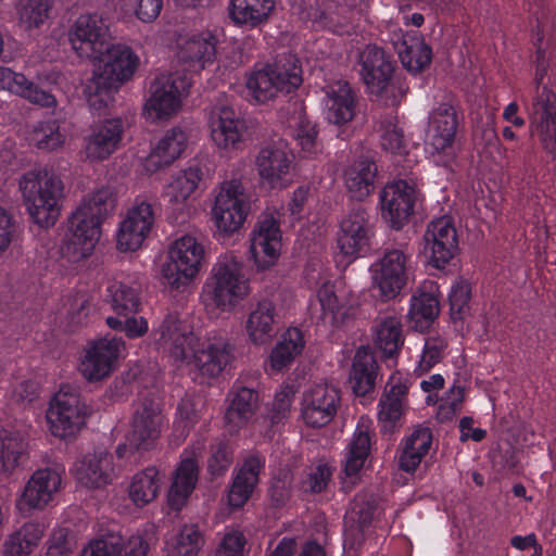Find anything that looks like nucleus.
<instances>
[{"mask_svg": "<svg viewBox=\"0 0 556 556\" xmlns=\"http://www.w3.org/2000/svg\"><path fill=\"white\" fill-rule=\"evenodd\" d=\"M90 59L98 61V64L84 93L90 109L100 111L113 100V93L119 86L132 77L139 58L128 46L114 45L109 39L105 49L94 53Z\"/></svg>", "mask_w": 556, "mask_h": 556, "instance_id": "f257e3e1", "label": "nucleus"}, {"mask_svg": "<svg viewBox=\"0 0 556 556\" xmlns=\"http://www.w3.org/2000/svg\"><path fill=\"white\" fill-rule=\"evenodd\" d=\"M355 70L367 92L387 106L400 104L408 91L406 77L382 48L368 45L357 53Z\"/></svg>", "mask_w": 556, "mask_h": 556, "instance_id": "f03ea898", "label": "nucleus"}, {"mask_svg": "<svg viewBox=\"0 0 556 556\" xmlns=\"http://www.w3.org/2000/svg\"><path fill=\"white\" fill-rule=\"evenodd\" d=\"M20 189L33 220L40 227L54 225L64 189L60 177L48 169L30 170L22 177Z\"/></svg>", "mask_w": 556, "mask_h": 556, "instance_id": "7ed1b4c3", "label": "nucleus"}, {"mask_svg": "<svg viewBox=\"0 0 556 556\" xmlns=\"http://www.w3.org/2000/svg\"><path fill=\"white\" fill-rule=\"evenodd\" d=\"M303 71L299 58L290 51L277 54L274 62L255 70L247 80L252 97L260 103L274 99L279 92L290 93L302 81Z\"/></svg>", "mask_w": 556, "mask_h": 556, "instance_id": "20e7f679", "label": "nucleus"}, {"mask_svg": "<svg viewBox=\"0 0 556 556\" xmlns=\"http://www.w3.org/2000/svg\"><path fill=\"white\" fill-rule=\"evenodd\" d=\"M542 51L538 50V66L534 77L536 94L529 111L530 131L538 137L544 151L556 157V93L546 86L540 91V85L545 76L546 68L540 63Z\"/></svg>", "mask_w": 556, "mask_h": 556, "instance_id": "39448f33", "label": "nucleus"}, {"mask_svg": "<svg viewBox=\"0 0 556 556\" xmlns=\"http://www.w3.org/2000/svg\"><path fill=\"white\" fill-rule=\"evenodd\" d=\"M205 287L218 308L230 311L249 293V282L242 273V263L233 255L220 256L213 266Z\"/></svg>", "mask_w": 556, "mask_h": 556, "instance_id": "423d86ee", "label": "nucleus"}, {"mask_svg": "<svg viewBox=\"0 0 556 556\" xmlns=\"http://www.w3.org/2000/svg\"><path fill=\"white\" fill-rule=\"evenodd\" d=\"M463 119V114L452 96H445L444 100L433 108L429 115V138L433 154L442 156L434 160L438 165L450 166L455 157L454 142Z\"/></svg>", "mask_w": 556, "mask_h": 556, "instance_id": "0eeeda50", "label": "nucleus"}, {"mask_svg": "<svg viewBox=\"0 0 556 556\" xmlns=\"http://www.w3.org/2000/svg\"><path fill=\"white\" fill-rule=\"evenodd\" d=\"M375 225L369 211L361 203H354L343 215L337 233V247L348 257L365 255L371 247Z\"/></svg>", "mask_w": 556, "mask_h": 556, "instance_id": "6e6552de", "label": "nucleus"}, {"mask_svg": "<svg viewBox=\"0 0 556 556\" xmlns=\"http://www.w3.org/2000/svg\"><path fill=\"white\" fill-rule=\"evenodd\" d=\"M203 258V245L192 236H182L169 247L168 262L162 268L163 276L172 287L178 289L195 277Z\"/></svg>", "mask_w": 556, "mask_h": 556, "instance_id": "1a4fd4ad", "label": "nucleus"}, {"mask_svg": "<svg viewBox=\"0 0 556 556\" xmlns=\"http://www.w3.org/2000/svg\"><path fill=\"white\" fill-rule=\"evenodd\" d=\"M250 211V202L239 180L225 181L215 198L212 217L218 231L231 235L238 231Z\"/></svg>", "mask_w": 556, "mask_h": 556, "instance_id": "9d476101", "label": "nucleus"}, {"mask_svg": "<svg viewBox=\"0 0 556 556\" xmlns=\"http://www.w3.org/2000/svg\"><path fill=\"white\" fill-rule=\"evenodd\" d=\"M459 251L456 228L447 216L430 222L424 233L422 253L427 264L435 269H446Z\"/></svg>", "mask_w": 556, "mask_h": 556, "instance_id": "9b49d317", "label": "nucleus"}, {"mask_svg": "<svg viewBox=\"0 0 556 556\" xmlns=\"http://www.w3.org/2000/svg\"><path fill=\"white\" fill-rule=\"evenodd\" d=\"M90 408L75 392H58L47 412L51 432L55 437L66 438L76 434L86 422Z\"/></svg>", "mask_w": 556, "mask_h": 556, "instance_id": "f8f14e48", "label": "nucleus"}, {"mask_svg": "<svg viewBox=\"0 0 556 556\" xmlns=\"http://www.w3.org/2000/svg\"><path fill=\"white\" fill-rule=\"evenodd\" d=\"M409 258V254L403 249H386L371 265L372 280L386 300L394 299L406 286Z\"/></svg>", "mask_w": 556, "mask_h": 556, "instance_id": "ddd939ff", "label": "nucleus"}, {"mask_svg": "<svg viewBox=\"0 0 556 556\" xmlns=\"http://www.w3.org/2000/svg\"><path fill=\"white\" fill-rule=\"evenodd\" d=\"M419 191L407 180L388 184L380 192L381 216L394 230L402 229L415 213Z\"/></svg>", "mask_w": 556, "mask_h": 556, "instance_id": "4468645a", "label": "nucleus"}, {"mask_svg": "<svg viewBox=\"0 0 556 556\" xmlns=\"http://www.w3.org/2000/svg\"><path fill=\"white\" fill-rule=\"evenodd\" d=\"M160 402L150 395L139 399L135 408L127 442L134 450H149L160 438L163 427Z\"/></svg>", "mask_w": 556, "mask_h": 556, "instance_id": "2eb2a0df", "label": "nucleus"}, {"mask_svg": "<svg viewBox=\"0 0 556 556\" xmlns=\"http://www.w3.org/2000/svg\"><path fill=\"white\" fill-rule=\"evenodd\" d=\"M159 211L156 201L137 199L121 223L117 232V248L123 252L136 251L150 233Z\"/></svg>", "mask_w": 556, "mask_h": 556, "instance_id": "dca6fc26", "label": "nucleus"}, {"mask_svg": "<svg viewBox=\"0 0 556 556\" xmlns=\"http://www.w3.org/2000/svg\"><path fill=\"white\" fill-rule=\"evenodd\" d=\"M109 39V25L98 13L80 14L68 30L71 46L81 58L90 59L105 49Z\"/></svg>", "mask_w": 556, "mask_h": 556, "instance_id": "f3484780", "label": "nucleus"}, {"mask_svg": "<svg viewBox=\"0 0 556 556\" xmlns=\"http://www.w3.org/2000/svg\"><path fill=\"white\" fill-rule=\"evenodd\" d=\"M150 92L144 105L149 116L153 119L167 118L180 109L181 97L187 92V83L179 75L163 74L151 83Z\"/></svg>", "mask_w": 556, "mask_h": 556, "instance_id": "a211bd4d", "label": "nucleus"}, {"mask_svg": "<svg viewBox=\"0 0 556 556\" xmlns=\"http://www.w3.org/2000/svg\"><path fill=\"white\" fill-rule=\"evenodd\" d=\"M293 155L285 141H274L262 148L255 166L261 179L270 188H286L291 181Z\"/></svg>", "mask_w": 556, "mask_h": 556, "instance_id": "6ab92c4d", "label": "nucleus"}, {"mask_svg": "<svg viewBox=\"0 0 556 556\" xmlns=\"http://www.w3.org/2000/svg\"><path fill=\"white\" fill-rule=\"evenodd\" d=\"M124 349L122 338L106 336L94 341L86 350L79 364V371L88 381L104 379L114 369L115 363Z\"/></svg>", "mask_w": 556, "mask_h": 556, "instance_id": "aec40b11", "label": "nucleus"}, {"mask_svg": "<svg viewBox=\"0 0 556 556\" xmlns=\"http://www.w3.org/2000/svg\"><path fill=\"white\" fill-rule=\"evenodd\" d=\"M340 404V391L328 383H318L304 392L302 399V418L313 428L328 425L337 414Z\"/></svg>", "mask_w": 556, "mask_h": 556, "instance_id": "412c9836", "label": "nucleus"}, {"mask_svg": "<svg viewBox=\"0 0 556 556\" xmlns=\"http://www.w3.org/2000/svg\"><path fill=\"white\" fill-rule=\"evenodd\" d=\"M155 339L160 349L168 352L176 361H187L197 352L199 338L192 327L173 315H168L161 324Z\"/></svg>", "mask_w": 556, "mask_h": 556, "instance_id": "4be33fe9", "label": "nucleus"}, {"mask_svg": "<svg viewBox=\"0 0 556 556\" xmlns=\"http://www.w3.org/2000/svg\"><path fill=\"white\" fill-rule=\"evenodd\" d=\"M208 123L211 138L219 149H239L243 140L245 123L231 105L225 103L214 105L210 112Z\"/></svg>", "mask_w": 556, "mask_h": 556, "instance_id": "5701e85b", "label": "nucleus"}, {"mask_svg": "<svg viewBox=\"0 0 556 556\" xmlns=\"http://www.w3.org/2000/svg\"><path fill=\"white\" fill-rule=\"evenodd\" d=\"M250 253L258 268L271 266L279 256L281 233L273 215L260 219L251 235Z\"/></svg>", "mask_w": 556, "mask_h": 556, "instance_id": "b1692460", "label": "nucleus"}, {"mask_svg": "<svg viewBox=\"0 0 556 556\" xmlns=\"http://www.w3.org/2000/svg\"><path fill=\"white\" fill-rule=\"evenodd\" d=\"M62 477L58 469L45 468L36 470L21 495L17 506L20 510L38 508L48 505L61 486Z\"/></svg>", "mask_w": 556, "mask_h": 556, "instance_id": "393cba45", "label": "nucleus"}, {"mask_svg": "<svg viewBox=\"0 0 556 556\" xmlns=\"http://www.w3.org/2000/svg\"><path fill=\"white\" fill-rule=\"evenodd\" d=\"M323 90L328 121L336 125L351 122L357 104L356 92L351 85L346 80L339 79L326 85Z\"/></svg>", "mask_w": 556, "mask_h": 556, "instance_id": "a878e982", "label": "nucleus"}, {"mask_svg": "<svg viewBox=\"0 0 556 556\" xmlns=\"http://www.w3.org/2000/svg\"><path fill=\"white\" fill-rule=\"evenodd\" d=\"M265 466V458L260 455L247 457L235 473L228 491V504L232 508L242 507L251 497L260 480V472Z\"/></svg>", "mask_w": 556, "mask_h": 556, "instance_id": "bb28decb", "label": "nucleus"}, {"mask_svg": "<svg viewBox=\"0 0 556 556\" xmlns=\"http://www.w3.org/2000/svg\"><path fill=\"white\" fill-rule=\"evenodd\" d=\"M124 132L121 118L108 119L96 126L90 135L85 137L87 157L92 161H102L111 155L118 147Z\"/></svg>", "mask_w": 556, "mask_h": 556, "instance_id": "cd10ccee", "label": "nucleus"}, {"mask_svg": "<svg viewBox=\"0 0 556 556\" xmlns=\"http://www.w3.org/2000/svg\"><path fill=\"white\" fill-rule=\"evenodd\" d=\"M187 142L188 137L182 128L176 126L168 129L147 156V170L156 172L169 166L186 150Z\"/></svg>", "mask_w": 556, "mask_h": 556, "instance_id": "c85d7f7f", "label": "nucleus"}, {"mask_svg": "<svg viewBox=\"0 0 556 556\" xmlns=\"http://www.w3.org/2000/svg\"><path fill=\"white\" fill-rule=\"evenodd\" d=\"M113 475V456L105 448H97L88 454L77 468V479L88 488L111 483Z\"/></svg>", "mask_w": 556, "mask_h": 556, "instance_id": "c756f323", "label": "nucleus"}, {"mask_svg": "<svg viewBox=\"0 0 556 556\" xmlns=\"http://www.w3.org/2000/svg\"><path fill=\"white\" fill-rule=\"evenodd\" d=\"M68 223L73 235L71 243L79 257L89 255L100 239L102 220L77 207Z\"/></svg>", "mask_w": 556, "mask_h": 556, "instance_id": "7c9ffc66", "label": "nucleus"}, {"mask_svg": "<svg viewBox=\"0 0 556 556\" xmlns=\"http://www.w3.org/2000/svg\"><path fill=\"white\" fill-rule=\"evenodd\" d=\"M432 444V431L429 427L417 426L404 438L400 445L399 468L414 472L421 459L428 454Z\"/></svg>", "mask_w": 556, "mask_h": 556, "instance_id": "2f4dec72", "label": "nucleus"}, {"mask_svg": "<svg viewBox=\"0 0 556 556\" xmlns=\"http://www.w3.org/2000/svg\"><path fill=\"white\" fill-rule=\"evenodd\" d=\"M378 167L375 161L361 157L344 172V181L351 198L357 203L369 197L375 190Z\"/></svg>", "mask_w": 556, "mask_h": 556, "instance_id": "473e14b6", "label": "nucleus"}, {"mask_svg": "<svg viewBox=\"0 0 556 556\" xmlns=\"http://www.w3.org/2000/svg\"><path fill=\"white\" fill-rule=\"evenodd\" d=\"M378 369V363L369 348H358L350 374V382L355 395L365 396L375 390Z\"/></svg>", "mask_w": 556, "mask_h": 556, "instance_id": "72a5a7b5", "label": "nucleus"}, {"mask_svg": "<svg viewBox=\"0 0 556 556\" xmlns=\"http://www.w3.org/2000/svg\"><path fill=\"white\" fill-rule=\"evenodd\" d=\"M275 0H230L229 18L237 26L256 28L269 20Z\"/></svg>", "mask_w": 556, "mask_h": 556, "instance_id": "f704fd0d", "label": "nucleus"}, {"mask_svg": "<svg viewBox=\"0 0 556 556\" xmlns=\"http://www.w3.org/2000/svg\"><path fill=\"white\" fill-rule=\"evenodd\" d=\"M232 346L224 341L208 343L194 352L192 364L202 377H217L232 359Z\"/></svg>", "mask_w": 556, "mask_h": 556, "instance_id": "c9c22d12", "label": "nucleus"}, {"mask_svg": "<svg viewBox=\"0 0 556 556\" xmlns=\"http://www.w3.org/2000/svg\"><path fill=\"white\" fill-rule=\"evenodd\" d=\"M277 313L274 303L264 299L258 301L247 320V332L255 344L270 341L277 333Z\"/></svg>", "mask_w": 556, "mask_h": 556, "instance_id": "e433bc0d", "label": "nucleus"}, {"mask_svg": "<svg viewBox=\"0 0 556 556\" xmlns=\"http://www.w3.org/2000/svg\"><path fill=\"white\" fill-rule=\"evenodd\" d=\"M199 478V467L195 459H182L175 470L173 483L168 492V504L179 510L195 488Z\"/></svg>", "mask_w": 556, "mask_h": 556, "instance_id": "4c0bfd02", "label": "nucleus"}, {"mask_svg": "<svg viewBox=\"0 0 556 556\" xmlns=\"http://www.w3.org/2000/svg\"><path fill=\"white\" fill-rule=\"evenodd\" d=\"M216 54V40L211 33H202L190 37L180 48L178 58L195 68H204L212 63Z\"/></svg>", "mask_w": 556, "mask_h": 556, "instance_id": "58836bf2", "label": "nucleus"}, {"mask_svg": "<svg viewBox=\"0 0 556 556\" xmlns=\"http://www.w3.org/2000/svg\"><path fill=\"white\" fill-rule=\"evenodd\" d=\"M260 406L258 393L251 388L241 387L233 394L225 418L230 431L238 430L256 413Z\"/></svg>", "mask_w": 556, "mask_h": 556, "instance_id": "ea45409f", "label": "nucleus"}, {"mask_svg": "<svg viewBox=\"0 0 556 556\" xmlns=\"http://www.w3.org/2000/svg\"><path fill=\"white\" fill-rule=\"evenodd\" d=\"M397 53L403 66L414 74L422 72L432 60L431 47L416 35L403 36Z\"/></svg>", "mask_w": 556, "mask_h": 556, "instance_id": "a19ab883", "label": "nucleus"}, {"mask_svg": "<svg viewBox=\"0 0 556 556\" xmlns=\"http://www.w3.org/2000/svg\"><path fill=\"white\" fill-rule=\"evenodd\" d=\"M203 177V168L198 162L177 173L166 188L169 202L173 205H185L188 198L200 187Z\"/></svg>", "mask_w": 556, "mask_h": 556, "instance_id": "79ce46f5", "label": "nucleus"}, {"mask_svg": "<svg viewBox=\"0 0 556 556\" xmlns=\"http://www.w3.org/2000/svg\"><path fill=\"white\" fill-rule=\"evenodd\" d=\"M304 340L296 328L288 329L271 350L269 364L273 371L279 372L289 367L294 358L301 354Z\"/></svg>", "mask_w": 556, "mask_h": 556, "instance_id": "37998d69", "label": "nucleus"}, {"mask_svg": "<svg viewBox=\"0 0 556 556\" xmlns=\"http://www.w3.org/2000/svg\"><path fill=\"white\" fill-rule=\"evenodd\" d=\"M404 344L401 320L394 316L380 319L375 326V345L384 357L399 354Z\"/></svg>", "mask_w": 556, "mask_h": 556, "instance_id": "c03bdc74", "label": "nucleus"}, {"mask_svg": "<svg viewBox=\"0 0 556 556\" xmlns=\"http://www.w3.org/2000/svg\"><path fill=\"white\" fill-rule=\"evenodd\" d=\"M108 296L113 311L119 315L127 317L139 311L140 285L136 281L129 283L125 281H114L108 287Z\"/></svg>", "mask_w": 556, "mask_h": 556, "instance_id": "a18cd8bd", "label": "nucleus"}, {"mask_svg": "<svg viewBox=\"0 0 556 556\" xmlns=\"http://www.w3.org/2000/svg\"><path fill=\"white\" fill-rule=\"evenodd\" d=\"M371 451V435L364 426H357L351 442L348 445V453L344 462V473L349 478L356 477L364 468Z\"/></svg>", "mask_w": 556, "mask_h": 556, "instance_id": "49530a36", "label": "nucleus"}, {"mask_svg": "<svg viewBox=\"0 0 556 556\" xmlns=\"http://www.w3.org/2000/svg\"><path fill=\"white\" fill-rule=\"evenodd\" d=\"M42 536L38 525L26 523L4 542L3 556H27Z\"/></svg>", "mask_w": 556, "mask_h": 556, "instance_id": "de8ad7c7", "label": "nucleus"}, {"mask_svg": "<svg viewBox=\"0 0 556 556\" xmlns=\"http://www.w3.org/2000/svg\"><path fill=\"white\" fill-rule=\"evenodd\" d=\"M407 393L408 387L401 381L391 384L390 389L386 390L384 395L379 401L380 409L378 416L380 421L392 425L401 418Z\"/></svg>", "mask_w": 556, "mask_h": 556, "instance_id": "09e8293b", "label": "nucleus"}, {"mask_svg": "<svg viewBox=\"0 0 556 556\" xmlns=\"http://www.w3.org/2000/svg\"><path fill=\"white\" fill-rule=\"evenodd\" d=\"M159 488V471L155 467H149L135 475L129 496L137 506H144L156 497Z\"/></svg>", "mask_w": 556, "mask_h": 556, "instance_id": "8fccbe9b", "label": "nucleus"}, {"mask_svg": "<svg viewBox=\"0 0 556 556\" xmlns=\"http://www.w3.org/2000/svg\"><path fill=\"white\" fill-rule=\"evenodd\" d=\"M439 312V300L433 293L421 291L419 294L413 296L409 317L416 328L420 330L429 328L438 317Z\"/></svg>", "mask_w": 556, "mask_h": 556, "instance_id": "3c124183", "label": "nucleus"}, {"mask_svg": "<svg viewBox=\"0 0 556 556\" xmlns=\"http://www.w3.org/2000/svg\"><path fill=\"white\" fill-rule=\"evenodd\" d=\"M116 201L114 189L106 186L85 197L78 208L103 222L114 211Z\"/></svg>", "mask_w": 556, "mask_h": 556, "instance_id": "603ef678", "label": "nucleus"}, {"mask_svg": "<svg viewBox=\"0 0 556 556\" xmlns=\"http://www.w3.org/2000/svg\"><path fill=\"white\" fill-rule=\"evenodd\" d=\"M318 302L323 311V320L331 326H339L346 315L344 304L336 294L334 287L330 283L323 285L317 292Z\"/></svg>", "mask_w": 556, "mask_h": 556, "instance_id": "864d4df0", "label": "nucleus"}, {"mask_svg": "<svg viewBox=\"0 0 556 556\" xmlns=\"http://www.w3.org/2000/svg\"><path fill=\"white\" fill-rule=\"evenodd\" d=\"M53 0H24L20 11V22L25 29L39 28L49 18Z\"/></svg>", "mask_w": 556, "mask_h": 556, "instance_id": "5fc2aeb1", "label": "nucleus"}, {"mask_svg": "<svg viewBox=\"0 0 556 556\" xmlns=\"http://www.w3.org/2000/svg\"><path fill=\"white\" fill-rule=\"evenodd\" d=\"M471 285L460 278L448 294L450 314L453 320H463L470 313Z\"/></svg>", "mask_w": 556, "mask_h": 556, "instance_id": "6e6d98bb", "label": "nucleus"}, {"mask_svg": "<svg viewBox=\"0 0 556 556\" xmlns=\"http://www.w3.org/2000/svg\"><path fill=\"white\" fill-rule=\"evenodd\" d=\"M31 141L38 149L51 151L63 143L64 137L56 121H46L34 127Z\"/></svg>", "mask_w": 556, "mask_h": 556, "instance_id": "4d7b16f0", "label": "nucleus"}, {"mask_svg": "<svg viewBox=\"0 0 556 556\" xmlns=\"http://www.w3.org/2000/svg\"><path fill=\"white\" fill-rule=\"evenodd\" d=\"M447 341L440 336H432L426 339L422 354L418 363V374L424 375L439 364L442 358Z\"/></svg>", "mask_w": 556, "mask_h": 556, "instance_id": "13d9d810", "label": "nucleus"}, {"mask_svg": "<svg viewBox=\"0 0 556 556\" xmlns=\"http://www.w3.org/2000/svg\"><path fill=\"white\" fill-rule=\"evenodd\" d=\"M233 460V451L226 441H218L211 445V455L207 459V470L211 476H223Z\"/></svg>", "mask_w": 556, "mask_h": 556, "instance_id": "bf43d9fd", "label": "nucleus"}, {"mask_svg": "<svg viewBox=\"0 0 556 556\" xmlns=\"http://www.w3.org/2000/svg\"><path fill=\"white\" fill-rule=\"evenodd\" d=\"M202 535L195 526H184L174 544V556H197Z\"/></svg>", "mask_w": 556, "mask_h": 556, "instance_id": "052dcab7", "label": "nucleus"}, {"mask_svg": "<svg viewBox=\"0 0 556 556\" xmlns=\"http://www.w3.org/2000/svg\"><path fill=\"white\" fill-rule=\"evenodd\" d=\"M25 448L22 439L13 435L0 437V469L11 471L18 464Z\"/></svg>", "mask_w": 556, "mask_h": 556, "instance_id": "680f3d73", "label": "nucleus"}, {"mask_svg": "<svg viewBox=\"0 0 556 556\" xmlns=\"http://www.w3.org/2000/svg\"><path fill=\"white\" fill-rule=\"evenodd\" d=\"M379 130L383 150L399 154L405 150L403 130L391 118L381 122Z\"/></svg>", "mask_w": 556, "mask_h": 556, "instance_id": "e2e57ef3", "label": "nucleus"}, {"mask_svg": "<svg viewBox=\"0 0 556 556\" xmlns=\"http://www.w3.org/2000/svg\"><path fill=\"white\" fill-rule=\"evenodd\" d=\"M295 138L302 150L312 153L316 148L317 129L306 115H300L295 124Z\"/></svg>", "mask_w": 556, "mask_h": 556, "instance_id": "0e129e2a", "label": "nucleus"}, {"mask_svg": "<svg viewBox=\"0 0 556 556\" xmlns=\"http://www.w3.org/2000/svg\"><path fill=\"white\" fill-rule=\"evenodd\" d=\"M18 96L42 108H51L56 104V100L52 93L40 88L29 79H26V84L21 89Z\"/></svg>", "mask_w": 556, "mask_h": 556, "instance_id": "69168bd1", "label": "nucleus"}, {"mask_svg": "<svg viewBox=\"0 0 556 556\" xmlns=\"http://www.w3.org/2000/svg\"><path fill=\"white\" fill-rule=\"evenodd\" d=\"M293 393L290 389L278 392L273 402V408L268 415L273 425L279 424L290 415Z\"/></svg>", "mask_w": 556, "mask_h": 556, "instance_id": "338daca9", "label": "nucleus"}, {"mask_svg": "<svg viewBox=\"0 0 556 556\" xmlns=\"http://www.w3.org/2000/svg\"><path fill=\"white\" fill-rule=\"evenodd\" d=\"M122 547L118 543L99 539L91 541L81 552V556H121Z\"/></svg>", "mask_w": 556, "mask_h": 556, "instance_id": "774afa93", "label": "nucleus"}]
</instances>
